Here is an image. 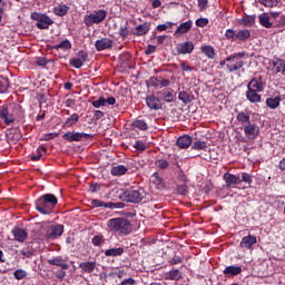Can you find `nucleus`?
<instances>
[{
	"mask_svg": "<svg viewBox=\"0 0 285 285\" xmlns=\"http://www.w3.org/2000/svg\"><path fill=\"white\" fill-rule=\"evenodd\" d=\"M255 244H257V236L249 234L242 238L239 247L244 248L245 250H250Z\"/></svg>",
	"mask_w": 285,
	"mask_h": 285,
	"instance_id": "obj_11",
	"label": "nucleus"
},
{
	"mask_svg": "<svg viewBox=\"0 0 285 285\" xmlns=\"http://www.w3.org/2000/svg\"><path fill=\"white\" fill-rule=\"evenodd\" d=\"M150 32V22H145L136 27L134 35L135 37H146Z\"/></svg>",
	"mask_w": 285,
	"mask_h": 285,
	"instance_id": "obj_20",
	"label": "nucleus"
},
{
	"mask_svg": "<svg viewBox=\"0 0 285 285\" xmlns=\"http://www.w3.org/2000/svg\"><path fill=\"white\" fill-rule=\"evenodd\" d=\"M91 206H92V208H104L105 203H104V200H100V199H92Z\"/></svg>",
	"mask_w": 285,
	"mask_h": 285,
	"instance_id": "obj_63",
	"label": "nucleus"
},
{
	"mask_svg": "<svg viewBox=\"0 0 285 285\" xmlns=\"http://www.w3.org/2000/svg\"><path fill=\"white\" fill-rule=\"evenodd\" d=\"M236 39H238V41H247V39H250V31L248 29L239 30L236 33Z\"/></svg>",
	"mask_w": 285,
	"mask_h": 285,
	"instance_id": "obj_40",
	"label": "nucleus"
},
{
	"mask_svg": "<svg viewBox=\"0 0 285 285\" xmlns=\"http://www.w3.org/2000/svg\"><path fill=\"white\" fill-rule=\"evenodd\" d=\"M95 48L98 52L110 50L112 48V40L110 38H101L95 42Z\"/></svg>",
	"mask_w": 285,
	"mask_h": 285,
	"instance_id": "obj_14",
	"label": "nucleus"
},
{
	"mask_svg": "<svg viewBox=\"0 0 285 285\" xmlns=\"http://www.w3.org/2000/svg\"><path fill=\"white\" fill-rule=\"evenodd\" d=\"M237 121H239V124H250V115L242 111L236 116Z\"/></svg>",
	"mask_w": 285,
	"mask_h": 285,
	"instance_id": "obj_43",
	"label": "nucleus"
},
{
	"mask_svg": "<svg viewBox=\"0 0 285 285\" xmlns=\"http://www.w3.org/2000/svg\"><path fill=\"white\" fill-rule=\"evenodd\" d=\"M244 57H246V51L228 56L226 58V68L228 72H237V70H242V67L245 66L244 60H242Z\"/></svg>",
	"mask_w": 285,
	"mask_h": 285,
	"instance_id": "obj_3",
	"label": "nucleus"
},
{
	"mask_svg": "<svg viewBox=\"0 0 285 285\" xmlns=\"http://www.w3.org/2000/svg\"><path fill=\"white\" fill-rule=\"evenodd\" d=\"M45 234L42 235V242H55V239L63 235V225L56 224L49 225L43 228Z\"/></svg>",
	"mask_w": 285,
	"mask_h": 285,
	"instance_id": "obj_5",
	"label": "nucleus"
},
{
	"mask_svg": "<svg viewBox=\"0 0 285 285\" xmlns=\"http://www.w3.org/2000/svg\"><path fill=\"white\" fill-rule=\"evenodd\" d=\"M106 17H108V11L105 9L94 10L91 13L85 16L83 23L87 28H91L95 23H102Z\"/></svg>",
	"mask_w": 285,
	"mask_h": 285,
	"instance_id": "obj_4",
	"label": "nucleus"
},
{
	"mask_svg": "<svg viewBox=\"0 0 285 285\" xmlns=\"http://www.w3.org/2000/svg\"><path fill=\"white\" fill-rule=\"evenodd\" d=\"M107 228L111 232V233H119V235H130L132 228L130 225V220L126 219V218H110L107 222Z\"/></svg>",
	"mask_w": 285,
	"mask_h": 285,
	"instance_id": "obj_2",
	"label": "nucleus"
},
{
	"mask_svg": "<svg viewBox=\"0 0 285 285\" xmlns=\"http://www.w3.org/2000/svg\"><path fill=\"white\" fill-rule=\"evenodd\" d=\"M120 199L122 202H127L128 204H140L144 199L141 193L137 189H126L122 194H120Z\"/></svg>",
	"mask_w": 285,
	"mask_h": 285,
	"instance_id": "obj_7",
	"label": "nucleus"
},
{
	"mask_svg": "<svg viewBox=\"0 0 285 285\" xmlns=\"http://www.w3.org/2000/svg\"><path fill=\"white\" fill-rule=\"evenodd\" d=\"M135 284H137L135 278L129 277V278H126V279L121 281V283L119 285H135Z\"/></svg>",
	"mask_w": 285,
	"mask_h": 285,
	"instance_id": "obj_64",
	"label": "nucleus"
},
{
	"mask_svg": "<svg viewBox=\"0 0 285 285\" xmlns=\"http://www.w3.org/2000/svg\"><path fill=\"white\" fill-rule=\"evenodd\" d=\"M110 173L114 177H121V175H126L128 173V168L124 165H117L111 167Z\"/></svg>",
	"mask_w": 285,
	"mask_h": 285,
	"instance_id": "obj_29",
	"label": "nucleus"
},
{
	"mask_svg": "<svg viewBox=\"0 0 285 285\" xmlns=\"http://www.w3.org/2000/svg\"><path fill=\"white\" fill-rule=\"evenodd\" d=\"M176 190H177L178 195H183V197H186V195H188V185H186V184L178 185L176 187Z\"/></svg>",
	"mask_w": 285,
	"mask_h": 285,
	"instance_id": "obj_49",
	"label": "nucleus"
},
{
	"mask_svg": "<svg viewBox=\"0 0 285 285\" xmlns=\"http://www.w3.org/2000/svg\"><path fill=\"white\" fill-rule=\"evenodd\" d=\"M279 104H282V97L277 96L275 98H267L266 99V106L271 108V110H275L279 108Z\"/></svg>",
	"mask_w": 285,
	"mask_h": 285,
	"instance_id": "obj_31",
	"label": "nucleus"
},
{
	"mask_svg": "<svg viewBox=\"0 0 285 285\" xmlns=\"http://www.w3.org/2000/svg\"><path fill=\"white\" fill-rule=\"evenodd\" d=\"M223 179H225L226 188H230V186L242 184V178H239V176L230 174V173L224 174Z\"/></svg>",
	"mask_w": 285,
	"mask_h": 285,
	"instance_id": "obj_17",
	"label": "nucleus"
},
{
	"mask_svg": "<svg viewBox=\"0 0 285 285\" xmlns=\"http://www.w3.org/2000/svg\"><path fill=\"white\" fill-rule=\"evenodd\" d=\"M62 139L69 144H72V141H87V139H92V135L79 131H67L62 135Z\"/></svg>",
	"mask_w": 285,
	"mask_h": 285,
	"instance_id": "obj_8",
	"label": "nucleus"
},
{
	"mask_svg": "<svg viewBox=\"0 0 285 285\" xmlns=\"http://www.w3.org/2000/svg\"><path fill=\"white\" fill-rule=\"evenodd\" d=\"M146 85L148 88L153 87V88H159V79H157L156 77H150L147 81Z\"/></svg>",
	"mask_w": 285,
	"mask_h": 285,
	"instance_id": "obj_50",
	"label": "nucleus"
},
{
	"mask_svg": "<svg viewBox=\"0 0 285 285\" xmlns=\"http://www.w3.org/2000/svg\"><path fill=\"white\" fill-rule=\"evenodd\" d=\"M151 184L156 185V188H164V178L158 173H154L151 176Z\"/></svg>",
	"mask_w": 285,
	"mask_h": 285,
	"instance_id": "obj_41",
	"label": "nucleus"
},
{
	"mask_svg": "<svg viewBox=\"0 0 285 285\" xmlns=\"http://www.w3.org/2000/svg\"><path fill=\"white\" fill-rule=\"evenodd\" d=\"M91 106H94V108H101V106H106V98L100 97L99 99L94 100Z\"/></svg>",
	"mask_w": 285,
	"mask_h": 285,
	"instance_id": "obj_57",
	"label": "nucleus"
},
{
	"mask_svg": "<svg viewBox=\"0 0 285 285\" xmlns=\"http://www.w3.org/2000/svg\"><path fill=\"white\" fill-rule=\"evenodd\" d=\"M52 50H71L72 49V43L70 42V40L65 39L63 41H61L60 43L52 46L51 47Z\"/></svg>",
	"mask_w": 285,
	"mask_h": 285,
	"instance_id": "obj_34",
	"label": "nucleus"
},
{
	"mask_svg": "<svg viewBox=\"0 0 285 285\" xmlns=\"http://www.w3.org/2000/svg\"><path fill=\"white\" fill-rule=\"evenodd\" d=\"M118 35H120L121 39H128V21L120 26Z\"/></svg>",
	"mask_w": 285,
	"mask_h": 285,
	"instance_id": "obj_47",
	"label": "nucleus"
},
{
	"mask_svg": "<svg viewBox=\"0 0 285 285\" xmlns=\"http://www.w3.org/2000/svg\"><path fill=\"white\" fill-rule=\"evenodd\" d=\"M178 55H190L195 50L193 41L181 42L176 48Z\"/></svg>",
	"mask_w": 285,
	"mask_h": 285,
	"instance_id": "obj_15",
	"label": "nucleus"
},
{
	"mask_svg": "<svg viewBox=\"0 0 285 285\" xmlns=\"http://www.w3.org/2000/svg\"><path fill=\"white\" fill-rule=\"evenodd\" d=\"M79 268H81L82 273H94L95 268H97V262L80 263Z\"/></svg>",
	"mask_w": 285,
	"mask_h": 285,
	"instance_id": "obj_28",
	"label": "nucleus"
},
{
	"mask_svg": "<svg viewBox=\"0 0 285 285\" xmlns=\"http://www.w3.org/2000/svg\"><path fill=\"white\" fill-rule=\"evenodd\" d=\"M47 264H49V266H58L62 271H68V268H70V265H68V262L63 259V256L50 258L47 261Z\"/></svg>",
	"mask_w": 285,
	"mask_h": 285,
	"instance_id": "obj_12",
	"label": "nucleus"
},
{
	"mask_svg": "<svg viewBox=\"0 0 285 285\" xmlns=\"http://www.w3.org/2000/svg\"><path fill=\"white\" fill-rule=\"evenodd\" d=\"M10 88V80L0 76V95H6Z\"/></svg>",
	"mask_w": 285,
	"mask_h": 285,
	"instance_id": "obj_38",
	"label": "nucleus"
},
{
	"mask_svg": "<svg viewBox=\"0 0 285 285\" xmlns=\"http://www.w3.org/2000/svg\"><path fill=\"white\" fill-rule=\"evenodd\" d=\"M258 21L263 28H273V22H271V17L268 13H261L258 16Z\"/></svg>",
	"mask_w": 285,
	"mask_h": 285,
	"instance_id": "obj_32",
	"label": "nucleus"
},
{
	"mask_svg": "<svg viewBox=\"0 0 285 285\" xmlns=\"http://www.w3.org/2000/svg\"><path fill=\"white\" fill-rule=\"evenodd\" d=\"M183 277L184 274L177 268H173L166 274V279H170L171 282H179Z\"/></svg>",
	"mask_w": 285,
	"mask_h": 285,
	"instance_id": "obj_26",
	"label": "nucleus"
},
{
	"mask_svg": "<svg viewBox=\"0 0 285 285\" xmlns=\"http://www.w3.org/2000/svg\"><path fill=\"white\" fill-rule=\"evenodd\" d=\"M69 10H70V7H68V4H59L58 7L53 8V13L57 17H66Z\"/></svg>",
	"mask_w": 285,
	"mask_h": 285,
	"instance_id": "obj_33",
	"label": "nucleus"
},
{
	"mask_svg": "<svg viewBox=\"0 0 285 285\" xmlns=\"http://www.w3.org/2000/svg\"><path fill=\"white\" fill-rule=\"evenodd\" d=\"M41 197L53 209L59 204V199L57 198V196H55V194H45Z\"/></svg>",
	"mask_w": 285,
	"mask_h": 285,
	"instance_id": "obj_27",
	"label": "nucleus"
},
{
	"mask_svg": "<svg viewBox=\"0 0 285 285\" xmlns=\"http://www.w3.org/2000/svg\"><path fill=\"white\" fill-rule=\"evenodd\" d=\"M191 148L193 150H206V148H208V145L206 144V141L196 140L191 144Z\"/></svg>",
	"mask_w": 285,
	"mask_h": 285,
	"instance_id": "obj_44",
	"label": "nucleus"
},
{
	"mask_svg": "<svg viewBox=\"0 0 285 285\" xmlns=\"http://www.w3.org/2000/svg\"><path fill=\"white\" fill-rule=\"evenodd\" d=\"M190 144H193V137L188 136V135H184L180 136L177 140H176V146H178V148H189Z\"/></svg>",
	"mask_w": 285,
	"mask_h": 285,
	"instance_id": "obj_22",
	"label": "nucleus"
},
{
	"mask_svg": "<svg viewBox=\"0 0 285 285\" xmlns=\"http://www.w3.org/2000/svg\"><path fill=\"white\" fill-rule=\"evenodd\" d=\"M134 148H136V150H140V153H144V150H146L147 146H146V142H144L141 140H137L134 145Z\"/></svg>",
	"mask_w": 285,
	"mask_h": 285,
	"instance_id": "obj_58",
	"label": "nucleus"
},
{
	"mask_svg": "<svg viewBox=\"0 0 285 285\" xmlns=\"http://www.w3.org/2000/svg\"><path fill=\"white\" fill-rule=\"evenodd\" d=\"M92 246H101L104 244V236L102 235H95L91 239Z\"/></svg>",
	"mask_w": 285,
	"mask_h": 285,
	"instance_id": "obj_54",
	"label": "nucleus"
},
{
	"mask_svg": "<svg viewBox=\"0 0 285 285\" xmlns=\"http://www.w3.org/2000/svg\"><path fill=\"white\" fill-rule=\"evenodd\" d=\"M184 262V256L175 255L170 261V266H177V264H181Z\"/></svg>",
	"mask_w": 285,
	"mask_h": 285,
	"instance_id": "obj_56",
	"label": "nucleus"
},
{
	"mask_svg": "<svg viewBox=\"0 0 285 285\" xmlns=\"http://www.w3.org/2000/svg\"><path fill=\"white\" fill-rule=\"evenodd\" d=\"M225 277H235L242 275V266L229 265L223 271Z\"/></svg>",
	"mask_w": 285,
	"mask_h": 285,
	"instance_id": "obj_18",
	"label": "nucleus"
},
{
	"mask_svg": "<svg viewBox=\"0 0 285 285\" xmlns=\"http://www.w3.org/2000/svg\"><path fill=\"white\" fill-rule=\"evenodd\" d=\"M200 50L208 59H215V48L212 46H203Z\"/></svg>",
	"mask_w": 285,
	"mask_h": 285,
	"instance_id": "obj_39",
	"label": "nucleus"
},
{
	"mask_svg": "<svg viewBox=\"0 0 285 285\" xmlns=\"http://www.w3.org/2000/svg\"><path fill=\"white\" fill-rule=\"evenodd\" d=\"M244 132L245 137L249 139H257V136L259 135V126L249 122L248 125L244 126Z\"/></svg>",
	"mask_w": 285,
	"mask_h": 285,
	"instance_id": "obj_10",
	"label": "nucleus"
},
{
	"mask_svg": "<svg viewBox=\"0 0 285 285\" xmlns=\"http://www.w3.org/2000/svg\"><path fill=\"white\" fill-rule=\"evenodd\" d=\"M158 95H160V99L163 101H166V104H173V99H175L173 91L163 90V91H159Z\"/></svg>",
	"mask_w": 285,
	"mask_h": 285,
	"instance_id": "obj_37",
	"label": "nucleus"
},
{
	"mask_svg": "<svg viewBox=\"0 0 285 285\" xmlns=\"http://www.w3.org/2000/svg\"><path fill=\"white\" fill-rule=\"evenodd\" d=\"M0 119L6 124V126H10V124H14V121H23L26 119V110L19 104L3 105L0 109Z\"/></svg>",
	"mask_w": 285,
	"mask_h": 285,
	"instance_id": "obj_1",
	"label": "nucleus"
},
{
	"mask_svg": "<svg viewBox=\"0 0 285 285\" xmlns=\"http://www.w3.org/2000/svg\"><path fill=\"white\" fill-rule=\"evenodd\" d=\"M12 235H13L16 242L23 243L28 239V230H26L23 228H13Z\"/></svg>",
	"mask_w": 285,
	"mask_h": 285,
	"instance_id": "obj_19",
	"label": "nucleus"
},
{
	"mask_svg": "<svg viewBox=\"0 0 285 285\" xmlns=\"http://www.w3.org/2000/svg\"><path fill=\"white\" fill-rule=\"evenodd\" d=\"M242 181H244L245 184H253V177L248 173H243L240 183Z\"/></svg>",
	"mask_w": 285,
	"mask_h": 285,
	"instance_id": "obj_61",
	"label": "nucleus"
},
{
	"mask_svg": "<svg viewBox=\"0 0 285 285\" xmlns=\"http://www.w3.org/2000/svg\"><path fill=\"white\" fill-rule=\"evenodd\" d=\"M77 57H78V59H80V61L82 63H86V61H88V52H86L83 50L78 51Z\"/></svg>",
	"mask_w": 285,
	"mask_h": 285,
	"instance_id": "obj_59",
	"label": "nucleus"
},
{
	"mask_svg": "<svg viewBox=\"0 0 285 285\" xmlns=\"http://www.w3.org/2000/svg\"><path fill=\"white\" fill-rule=\"evenodd\" d=\"M41 150H42V153L47 151L46 147L38 148L37 155L31 156V161H39V159H41V157H43V154L41 153Z\"/></svg>",
	"mask_w": 285,
	"mask_h": 285,
	"instance_id": "obj_52",
	"label": "nucleus"
},
{
	"mask_svg": "<svg viewBox=\"0 0 285 285\" xmlns=\"http://www.w3.org/2000/svg\"><path fill=\"white\" fill-rule=\"evenodd\" d=\"M178 99L179 101H183L185 106H188V104H191L195 100V96L188 94L187 91H179Z\"/></svg>",
	"mask_w": 285,
	"mask_h": 285,
	"instance_id": "obj_30",
	"label": "nucleus"
},
{
	"mask_svg": "<svg viewBox=\"0 0 285 285\" xmlns=\"http://www.w3.org/2000/svg\"><path fill=\"white\" fill-rule=\"evenodd\" d=\"M226 39H230L232 41H237V33L233 29H227L225 32Z\"/></svg>",
	"mask_w": 285,
	"mask_h": 285,
	"instance_id": "obj_55",
	"label": "nucleus"
},
{
	"mask_svg": "<svg viewBox=\"0 0 285 285\" xmlns=\"http://www.w3.org/2000/svg\"><path fill=\"white\" fill-rule=\"evenodd\" d=\"M69 65L72 66V68H76L77 70H79V68L83 66V62L78 58H71L69 60Z\"/></svg>",
	"mask_w": 285,
	"mask_h": 285,
	"instance_id": "obj_53",
	"label": "nucleus"
},
{
	"mask_svg": "<svg viewBox=\"0 0 285 285\" xmlns=\"http://www.w3.org/2000/svg\"><path fill=\"white\" fill-rule=\"evenodd\" d=\"M31 19L36 22V27L39 30H48L52 23H55V20L48 17L46 13H39V12H32Z\"/></svg>",
	"mask_w": 285,
	"mask_h": 285,
	"instance_id": "obj_6",
	"label": "nucleus"
},
{
	"mask_svg": "<svg viewBox=\"0 0 285 285\" xmlns=\"http://www.w3.org/2000/svg\"><path fill=\"white\" fill-rule=\"evenodd\" d=\"M191 28H193V20L183 22L176 29L175 36L177 37L178 35H186V32H188Z\"/></svg>",
	"mask_w": 285,
	"mask_h": 285,
	"instance_id": "obj_25",
	"label": "nucleus"
},
{
	"mask_svg": "<svg viewBox=\"0 0 285 285\" xmlns=\"http://www.w3.org/2000/svg\"><path fill=\"white\" fill-rule=\"evenodd\" d=\"M126 253L124 247H114L105 250V257H121Z\"/></svg>",
	"mask_w": 285,
	"mask_h": 285,
	"instance_id": "obj_24",
	"label": "nucleus"
},
{
	"mask_svg": "<svg viewBox=\"0 0 285 285\" xmlns=\"http://www.w3.org/2000/svg\"><path fill=\"white\" fill-rule=\"evenodd\" d=\"M208 23V18H198L196 20V26L198 28H206V24Z\"/></svg>",
	"mask_w": 285,
	"mask_h": 285,
	"instance_id": "obj_62",
	"label": "nucleus"
},
{
	"mask_svg": "<svg viewBox=\"0 0 285 285\" xmlns=\"http://www.w3.org/2000/svg\"><path fill=\"white\" fill-rule=\"evenodd\" d=\"M146 104L149 110H161V100L155 95L147 96Z\"/></svg>",
	"mask_w": 285,
	"mask_h": 285,
	"instance_id": "obj_13",
	"label": "nucleus"
},
{
	"mask_svg": "<svg viewBox=\"0 0 285 285\" xmlns=\"http://www.w3.org/2000/svg\"><path fill=\"white\" fill-rule=\"evenodd\" d=\"M77 121H79V115L77 114H72L69 118H67V120L65 121V126H67L68 128L75 126V124H77Z\"/></svg>",
	"mask_w": 285,
	"mask_h": 285,
	"instance_id": "obj_45",
	"label": "nucleus"
},
{
	"mask_svg": "<svg viewBox=\"0 0 285 285\" xmlns=\"http://www.w3.org/2000/svg\"><path fill=\"white\" fill-rule=\"evenodd\" d=\"M21 137H23V135L21 134V129H19V127L9 129L7 132V139L9 141H19Z\"/></svg>",
	"mask_w": 285,
	"mask_h": 285,
	"instance_id": "obj_23",
	"label": "nucleus"
},
{
	"mask_svg": "<svg viewBox=\"0 0 285 285\" xmlns=\"http://www.w3.org/2000/svg\"><path fill=\"white\" fill-rule=\"evenodd\" d=\"M155 166H157V168H159V170H166V168H168V166H170V163L166 159H156Z\"/></svg>",
	"mask_w": 285,
	"mask_h": 285,
	"instance_id": "obj_46",
	"label": "nucleus"
},
{
	"mask_svg": "<svg viewBox=\"0 0 285 285\" xmlns=\"http://www.w3.org/2000/svg\"><path fill=\"white\" fill-rule=\"evenodd\" d=\"M273 66L275 68V72L276 75L282 72V75H284V70H285V60L282 58H277L276 60L273 61Z\"/></svg>",
	"mask_w": 285,
	"mask_h": 285,
	"instance_id": "obj_35",
	"label": "nucleus"
},
{
	"mask_svg": "<svg viewBox=\"0 0 285 285\" xmlns=\"http://www.w3.org/2000/svg\"><path fill=\"white\" fill-rule=\"evenodd\" d=\"M134 128H138V130H148V124L144 120H135L132 122Z\"/></svg>",
	"mask_w": 285,
	"mask_h": 285,
	"instance_id": "obj_48",
	"label": "nucleus"
},
{
	"mask_svg": "<svg viewBox=\"0 0 285 285\" xmlns=\"http://www.w3.org/2000/svg\"><path fill=\"white\" fill-rule=\"evenodd\" d=\"M259 92L262 91L247 89L246 91L247 101H250V104H259V101H262V95H259Z\"/></svg>",
	"mask_w": 285,
	"mask_h": 285,
	"instance_id": "obj_21",
	"label": "nucleus"
},
{
	"mask_svg": "<svg viewBox=\"0 0 285 285\" xmlns=\"http://www.w3.org/2000/svg\"><path fill=\"white\" fill-rule=\"evenodd\" d=\"M28 276V272H26L24 269H16L13 272V277L16 279H24V277Z\"/></svg>",
	"mask_w": 285,
	"mask_h": 285,
	"instance_id": "obj_51",
	"label": "nucleus"
},
{
	"mask_svg": "<svg viewBox=\"0 0 285 285\" xmlns=\"http://www.w3.org/2000/svg\"><path fill=\"white\" fill-rule=\"evenodd\" d=\"M104 208H109L110 210L121 209V208H126V204H124L122 202L105 203Z\"/></svg>",
	"mask_w": 285,
	"mask_h": 285,
	"instance_id": "obj_42",
	"label": "nucleus"
},
{
	"mask_svg": "<svg viewBox=\"0 0 285 285\" xmlns=\"http://www.w3.org/2000/svg\"><path fill=\"white\" fill-rule=\"evenodd\" d=\"M247 90L264 92V82L262 81V76L258 78H253L247 85Z\"/></svg>",
	"mask_w": 285,
	"mask_h": 285,
	"instance_id": "obj_16",
	"label": "nucleus"
},
{
	"mask_svg": "<svg viewBox=\"0 0 285 285\" xmlns=\"http://www.w3.org/2000/svg\"><path fill=\"white\" fill-rule=\"evenodd\" d=\"M36 66H40V68H46V66H48V60L45 57H38L36 59Z\"/></svg>",
	"mask_w": 285,
	"mask_h": 285,
	"instance_id": "obj_60",
	"label": "nucleus"
},
{
	"mask_svg": "<svg viewBox=\"0 0 285 285\" xmlns=\"http://www.w3.org/2000/svg\"><path fill=\"white\" fill-rule=\"evenodd\" d=\"M255 19H256L255 14L246 16L244 18H240L238 20V23H239V26H246V27L255 26Z\"/></svg>",
	"mask_w": 285,
	"mask_h": 285,
	"instance_id": "obj_36",
	"label": "nucleus"
},
{
	"mask_svg": "<svg viewBox=\"0 0 285 285\" xmlns=\"http://www.w3.org/2000/svg\"><path fill=\"white\" fill-rule=\"evenodd\" d=\"M35 204L36 210H38V213L41 215H51V213L55 210L48 203L42 199L41 196L36 200Z\"/></svg>",
	"mask_w": 285,
	"mask_h": 285,
	"instance_id": "obj_9",
	"label": "nucleus"
}]
</instances>
